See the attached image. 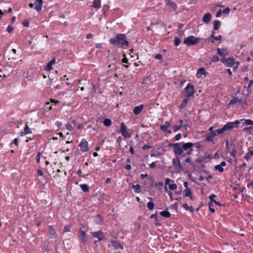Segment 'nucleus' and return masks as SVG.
<instances>
[{
  "label": "nucleus",
  "instance_id": "nucleus-20",
  "mask_svg": "<svg viewBox=\"0 0 253 253\" xmlns=\"http://www.w3.org/2000/svg\"><path fill=\"white\" fill-rule=\"evenodd\" d=\"M211 18V15L210 13L205 14L203 18V21L205 23H208Z\"/></svg>",
  "mask_w": 253,
  "mask_h": 253
},
{
  "label": "nucleus",
  "instance_id": "nucleus-34",
  "mask_svg": "<svg viewBox=\"0 0 253 253\" xmlns=\"http://www.w3.org/2000/svg\"><path fill=\"white\" fill-rule=\"evenodd\" d=\"M214 137H213L210 134L207 133L206 134V140L209 142H213L214 140Z\"/></svg>",
  "mask_w": 253,
  "mask_h": 253
},
{
  "label": "nucleus",
  "instance_id": "nucleus-55",
  "mask_svg": "<svg viewBox=\"0 0 253 253\" xmlns=\"http://www.w3.org/2000/svg\"><path fill=\"white\" fill-rule=\"evenodd\" d=\"M221 38H222L221 36L219 35L217 37L214 36V37H212V38L214 40H215V41H219L221 39Z\"/></svg>",
  "mask_w": 253,
  "mask_h": 253
},
{
  "label": "nucleus",
  "instance_id": "nucleus-2",
  "mask_svg": "<svg viewBox=\"0 0 253 253\" xmlns=\"http://www.w3.org/2000/svg\"><path fill=\"white\" fill-rule=\"evenodd\" d=\"M200 39L196 38L193 36H190L185 38L183 41V43L187 46L196 45L200 41Z\"/></svg>",
  "mask_w": 253,
  "mask_h": 253
},
{
  "label": "nucleus",
  "instance_id": "nucleus-3",
  "mask_svg": "<svg viewBox=\"0 0 253 253\" xmlns=\"http://www.w3.org/2000/svg\"><path fill=\"white\" fill-rule=\"evenodd\" d=\"M235 127H237L236 126H234L233 122H228L222 128L218 129L216 130L217 134L219 135L223 133L224 132L229 130Z\"/></svg>",
  "mask_w": 253,
  "mask_h": 253
},
{
  "label": "nucleus",
  "instance_id": "nucleus-50",
  "mask_svg": "<svg viewBox=\"0 0 253 253\" xmlns=\"http://www.w3.org/2000/svg\"><path fill=\"white\" fill-rule=\"evenodd\" d=\"M181 137V134L180 133H178L176 134L174 137V139L175 141H178L180 140Z\"/></svg>",
  "mask_w": 253,
  "mask_h": 253
},
{
  "label": "nucleus",
  "instance_id": "nucleus-11",
  "mask_svg": "<svg viewBox=\"0 0 253 253\" xmlns=\"http://www.w3.org/2000/svg\"><path fill=\"white\" fill-rule=\"evenodd\" d=\"M79 146L83 152H86L88 150V142L85 139H82Z\"/></svg>",
  "mask_w": 253,
  "mask_h": 253
},
{
  "label": "nucleus",
  "instance_id": "nucleus-18",
  "mask_svg": "<svg viewBox=\"0 0 253 253\" xmlns=\"http://www.w3.org/2000/svg\"><path fill=\"white\" fill-rule=\"evenodd\" d=\"M55 63V59L53 58L51 61H50L47 64V65L44 67V70L46 71H50L52 68V66Z\"/></svg>",
  "mask_w": 253,
  "mask_h": 253
},
{
  "label": "nucleus",
  "instance_id": "nucleus-41",
  "mask_svg": "<svg viewBox=\"0 0 253 253\" xmlns=\"http://www.w3.org/2000/svg\"><path fill=\"white\" fill-rule=\"evenodd\" d=\"M217 53L219 54L221 56H224L225 55L224 52L225 51H224V49L221 50L220 48H218L217 49Z\"/></svg>",
  "mask_w": 253,
  "mask_h": 253
},
{
  "label": "nucleus",
  "instance_id": "nucleus-47",
  "mask_svg": "<svg viewBox=\"0 0 253 253\" xmlns=\"http://www.w3.org/2000/svg\"><path fill=\"white\" fill-rule=\"evenodd\" d=\"M96 219H97L96 222L99 224L101 223L103 221L102 218L99 214H98L96 216Z\"/></svg>",
  "mask_w": 253,
  "mask_h": 253
},
{
  "label": "nucleus",
  "instance_id": "nucleus-62",
  "mask_svg": "<svg viewBox=\"0 0 253 253\" xmlns=\"http://www.w3.org/2000/svg\"><path fill=\"white\" fill-rule=\"evenodd\" d=\"M12 144H14L16 145H17V144H18V139L17 138H15L14 139L13 142L10 144V145L11 146Z\"/></svg>",
  "mask_w": 253,
  "mask_h": 253
},
{
  "label": "nucleus",
  "instance_id": "nucleus-15",
  "mask_svg": "<svg viewBox=\"0 0 253 253\" xmlns=\"http://www.w3.org/2000/svg\"><path fill=\"white\" fill-rule=\"evenodd\" d=\"M42 0H36L34 2V8L38 11L40 12L41 11L42 5Z\"/></svg>",
  "mask_w": 253,
  "mask_h": 253
},
{
  "label": "nucleus",
  "instance_id": "nucleus-23",
  "mask_svg": "<svg viewBox=\"0 0 253 253\" xmlns=\"http://www.w3.org/2000/svg\"><path fill=\"white\" fill-rule=\"evenodd\" d=\"M166 4L167 5L169 6L173 10L176 9V8H177V4L175 2H174L171 0H168Z\"/></svg>",
  "mask_w": 253,
  "mask_h": 253
},
{
  "label": "nucleus",
  "instance_id": "nucleus-12",
  "mask_svg": "<svg viewBox=\"0 0 253 253\" xmlns=\"http://www.w3.org/2000/svg\"><path fill=\"white\" fill-rule=\"evenodd\" d=\"M173 166L177 170H180L182 169V165H181L179 158H176L172 159Z\"/></svg>",
  "mask_w": 253,
  "mask_h": 253
},
{
  "label": "nucleus",
  "instance_id": "nucleus-53",
  "mask_svg": "<svg viewBox=\"0 0 253 253\" xmlns=\"http://www.w3.org/2000/svg\"><path fill=\"white\" fill-rule=\"evenodd\" d=\"M23 25L25 27H28L29 25V21L27 20H25L23 21Z\"/></svg>",
  "mask_w": 253,
  "mask_h": 253
},
{
  "label": "nucleus",
  "instance_id": "nucleus-51",
  "mask_svg": "<svg viewBox=\"0 0 253 253\" xmlns=\"http://www.w3.org/2000/svg\"><path fill=\"white\" fill-rule=\"evenodd\" d=\"M151 146L149 145H144L142 147V149L143 150H147V149H150L151 148Z\"/></svg>",
  "mask_w": 253,
  "mask_h": 253
},
{
  "label": "nucleus",
  "instance_id": "nucleus-54",
  "mask_svg": "<svg viewBox=\"0 0 253 253\" xmlns=\"http://www.w3.org/2000/svg\"><path fill=\"white\" fill-rule=\"evenodd\" d=\"M222 13V11L221 9H219L216 13V17H220Z\"/></svg>",
  "mask_w": 253,
  "mask_h": 253
},
{
  "label": "nucleus",
  "instance_id": "nucleus-37",
  "mask_svg": "<svg viewBox=\"0 0 253 253\" xmlns=\"http://www.w3.org/2000/svg\"><path fill=\"white\" fill-rule=\"evenodd\" d=\"M174 45L177 46L180 43V40L177 37H174Z\"/></svg>",
  "mask_w": 253,
  "mask_h": 253
},
{
  "label": "nucleus",
  "instance_id": "nucleus-28",
  "mask_svg": "<svg viewBox=\"0 0 253 253\" xmlns=\"http://www.w3.org/2000/svg\"><path fill=\"white\" fill-rule=\"evenodd\" d=\"M206 73V70L204 68H200L198 70L197 77L198 78L201 77L199 75H205Z\"/></svg>",
  "mask_w": 253,
  "mask_h": 253
},
{
  "label": "nucleus",
  "instance_id": "nucleus-48",
  "mask_svg": "<svg viewBox=\"0 0 253 253\" xmlns=\"http://www.w3.org/2000/svg\"><path fill=\"white\" fill-rule=\"evenodd\" d=\"M40 157H41V153L40 152H38L36 156V160L37 161V162L39 164L40 162Z\"/></svg>",
  "mask_w": 253,
  "mask_h": 253
},
{
  "label": "nucleus",
  "instance_id": "nucleus-27",
  "mask_svg": "<svg viewBox=\"0 0 253 253\" xmlns=\"http://www.w3.org/2000/svg\"><path fill=\"white\" fill-rule=\"evenodd\" d=\"M221 25V22L219 20H215L213 22V29L217 30Z\"/></svg>",
  "mask_w": 253,
  "mask_h": 253
},
{
  "label": "nucleus",
  "instance_id": "nucleus-57",
  "mask_svg": "<svg viewBox=\"0 0 253 253\" xmlns=\"http://www.w3.org/2000/svg\"><path fill=\"white\" fill-rule=\"evenodd\" d=\"M216 131H211V132L210 133L213 137H215L217 136V134L216 133Z\"/></svg>",
  "mask_w": 253,
  "mask_h": 253
},
{
  "label": "nucleus",
  "instance_id": "nucleus-16",
  "mask_svg": "<svg viewBox=\"0 0 253 253\" xmlns=\"http://www.w3.org/2000/svg\"><path fill=\"white\" fill-rule=\"evenodd\" d=\"M49 228V235L51 238H55L57 237L56 232L55 229L53 228L52 225H50L48 227Z\"/></svg>",
  "mask_w": 253,
  "mask_h": 253
},
{
  "label": "nucleus",
  "instance_id": "nucleus-42",
  "mask_svg": "<svg viewBox=\"0 0 253 253\" xmlns=\"http://www.w3.org/2000/svg\"><path fill=\"white\" fill-rule=\"evenodd\" d=\"M77 174H78V175L80 176V177H83L84 178H86V176L88 175V174H86V175H83L82 174V171L81 170V169H79L77 171Z\"/></svg>",
  "mask_w": 253,
  "mask_h": 253
},
{
  "label": "nucleus",
  "instance_id": "nucleus-6",
  "mask_svg": "<svg viewBox=\"0 0 253 253\" xmlns=\"http://www.w3.org/2000/svg\"><path fill=\"white\" fill-rule=\"evenodd\" d=\"M185 91L187 94V97H191L194 96L195 90L194 86L190 83H189L185 87Z\"/></svg>",
  "mask_w": 253,
  "mask_h": 253
},
{
  "label": "nucleus",
  "instance_id": "nucleus-22",
  "mask_svg": "<svg viewBox=\"0 0 253 253\" xmlns=\"http://www.w3.org/2000/svg\"><path fill=\"white\" fill-rule=\"evenodd\" d=\"M111 245L113 246L115 249H118L120 248L121 250L124 249L123 246L119 243L116 241H113L111 242Z\"/></svg>",
  "mask_w": 253,
  "mask_h": 253
},
{
  "label": "nucleus",
  "instance_id": "nucleus-60",
  "mask_svg": "<svg viewBox=\"0 0 253 253\" xmlns=\"http://www.w3.org/2000/svg\"><path fill=\"white\" fill-rule=\"evenodd\" d=\"M149 165L151 169H153L156 167V163L155 162H153L151 164H149Z\"/></svg>",
  "mask_w": 253,
  "mask_h": 253
},
{
  "label": "nucleus",
  "instance_id": "nucleus-32",
  "mask_svg": "<svg viewBox=\"0 0 253 253\" xmlns=\"http://www.w3.org/2000/svg\"><path fill=\"white\" fill-rule=\"evenodd\" d=\"M112 124L111 120L110 119H105L103 121V124L106 126H109Z\"/></svg>",
  "mask_w": 253,
  "mask_h": 253
},
{
  "label": "nucleus",
  "instance_id": "nucleus-33",
  "mask_svg": "<svg viewBox=\"0 0 253 253\" xmlns=\"http://www.w3.org/2000/svg\"><path fill=\"white\" fill-rule=\"evenodd\" d=\"M81 188L82 190V191L84 192H86L88 191L89 188L87 184H83L80 185Z\"/></svg>",
  "mask_w": 253,
  "mask_h": 253
},
{
  "label": "nucleus",
  "instance_id": "nucleus-4",
  "mask_svg": "<svg viewBox=\"0 0 253 253\" xmlns=\"http://www.w3.org/2000/svg\"><path fill=\"white\" fill-rule=\"evenodd\" d=\"M181 146L183 151L188 150L186 153L184 154L183 156H185L186 155H190L192 154V152L193 151L192 147L194 146V143L192 142H188L186 143H181Z\"/></svg>",
  "mask_w": 253,
  "mask_h": 253
},
{
  "label": "nucleus",
  "instance_id": "nucleus-44",
  "mask_svg": "<svg viewBox=\"0 0 253 253\" xmlns=\"http://www.w3.org/2000/svg\"><path fill=\"white\" fill-rule=\"evenodd\" d=\"M71 226L69 225H67L64 227V232H68L70 231Z\"/></svg>",
  "mask_w": 253,
  "mask_h": 253
},
{
  "label": "nucleus",
  "instance_id": "nucleus-36",
  "mask_svg": "<svg viewBox=\"0 0 253 253\" xmlns=\"http://www.w3.org/2000/svg\"><path fill=\"white\" fill-rule=\"evenodd\" d=\"M214 169L215 170H218L220 172H223L224 170L223 167L221 166L220 165L215 166Z\"/></svg>",
  "mask_w": 253,
  "mask_h": 253
},
{
  "label": "nucleus",
  "instance_id": "nucleus-39",
  "mask_svg": "<svg viewBox=\"0 0 253 253\" xmlns=\"http://www.w3.org/2000/svg\"><path fill=\"white\" fill-rule=\"evenodd\" d=\"M219 59V57L216 55H214L211 57V61L212 62H217Z\"/></svg>",
  "mask_w": 253,
  "mask_h": 253
},
{
  "label": "nucleus",
  "instance_id": "nucleus-5",
  "mask_svg": "<svg viewBox=\"0 0 253 253\" xmlns=\"http://www.w3.org/2000/svg\"><path fill=\"white\" fill-rule=\"evenodd\" d=\"M173 152L176 156L184 157V153L181 146V143H176L173 144Z\"/></svg>",
  "mask_w": 253,
  "mask_h": 253
},
{
  "label": "nucleus",
  "instance_id": "nucleus-56",
  "mask_svg": "<svg viewBox=\"0 0 253 253\" xmlns=\"http://www.w3.org/2000/svg\"><path fill=\"white\" fill-rule=\"evenodd\" d=\"M157 59L161 60L163 58V56L161 54H158L155 56Z\"/></svg>",
  "mask_w": 253,
  "mask_h": 253
},
{
  "label": "nucleus",
  "instance_id": "nucleus-29",
  "mask_svg": "<svg viewBox=\"0 0 253 253\" xmlns=\"http://www.w3.org/2000/svg\"><path fill=\"white\" fill-rule=\"evenodd\" d=\"M101 1L100 0H94L93 7L95 8H99L101 7Z\"/></svg>",
  "mask_w": 253,
  "mask_h": 253
},
{
  "label": "nucleus",
  "instance_id": "nucleus-40",
  "mask_svg": "<svg viewBox=\"0 0 253 253\" xmlns=\"http://www.w3.org/2000/svg\"><path fill=\"white\" fill-rule=\"evenodd\" d=\"M213 206V203L212 202H210L209 203V210L211 212L213 213L215 211L214 209L212 208Z\"/></svg>",
  "mask_w": 253,
  "mask_h": 253
},
{
  "label": "nucleus",
  "instance_id": "nucleus-35",
  "mask_svg": "<svg viewBox=\"0 0 253 253\" xmlns=\"http://www.w3.org/2000/svg\"><path fill=\"white\" fill-rule=\"evenodd\" d=\"M147 207L149 210H152L154 208V204L152 202H149L147 204Z\"/></svg>",
  "mask_w": 253,
  "mask_h": 253
},
{
  "label": "nucleus",
  "instance_id": "nucleus-31",
  "mask_svg": "<svg viewBox=\"0 0 253 253\" xmlns=\"http://www.w3.org/2000/svg\"><path fill=\"white\" fill-rule=\"evenodd\" d=\"M251 156H253V150L249 151L245 156L244 159L247 161H249Z\"/></svg>",
  "mask_w": 253,
  "mask_h": 253
},
{
  "label": "nucleus",
  "instance_id": "nucleus-7",
  "mask_svg": "<svg viewBox=\"0 0 253 253\" xmlns=\"http://www.w3.org/2000/svg\"><path fill=\"white\" fill-rule=\"evenodd\" d=\"M234 124V126H236L237 127H238V125L240 124H242L243 125H253V121L250 119H241L240 120H236L235 122H233Z\"/></svg>",
  "mask_w": 253,
  "mask_h": 253
},
{
  "label": "nucleus",
  "instance_id": "nucleus-49",
  "mask_svg": "<svg viewBox=\"0 0 253 253\" xmlns=\"http://www.w3.org/2000/svg\"><path fill=\"white\" fill-rule=\"evenodd\" d=\"M13 30V27L11 25H8L7 28V31L9 33H11Z\"/></svg>",
  "mask_w": 253,
  "mask_h": 253
},
{
  "label": "nucleus",
  "instance_id": "nucleus-43",
  "mask_svg": "<svg viewBox=\"0 0 253 253\" xmlns=\"http://www.w3.org/2000/svg\"><path fill=\"white\" fill-rule=\"evenodd\" d=\"M187 102H188L187 98L183 99V100L182 101V103L181 105V108H184L186 106V104H187Z\"/></svg>",
  "mask_w": 253,
  "mask_h": 253
},
{
  "label": "nucleus",
  "instance_id": "nucleus-30",
  "mask_svg": "<svg viewBox=\"0 0 253 253\" xmlns=\"http://www.w3.org/2000/svg\"><path fill=\"white\" fill-rule=\"evenodd\" d=\"M160 214L161 216L167 218H169L170 216V213L167 211H161Z\"/></svg>",
  "mask_w": 253,
  "mask_h": 253
},
{
  "label": "nucleus",
  "instance_id": "nucleus-38",
  "mask_svg": "<svg viewBox=\"0 0 253 253\" xmlns=\"http://www.w3.org/2000/svg\"><path fill=\"white\" fill-rule=\"evenodd\" d=\"M169 188L171 190H175L176 188H177V185L173 183V184H169Z\"/></svg>",
  "mask_w": 253,
  "mask_h": 253
},
{
  "label": "nucleus",
  "instance_id": "nucleus-8",
  "mask_svg": "<svg viewBox=\"0 0 253 253\" xmlns=\"http://www.w3.org/2000/svg\"><path fill=\"white\" fill-rule=\"evenodd\" d=\"M221 61L227 67H233L235 65V60L232 58H223Z\"/></svg>",
  "mask_w": 253,
  "mask_h": 253
},
{
  "label": "nucleus",
  "instance_id": "nucleus-52",
  "mask_svg": "<svg viewBox=\"0 0 253 253\" xmlns=\"http://www.w3.org/2000/svg\"><path fill=\"white\" fill-rule=\"evenodd\" d=\"M237 102V99L236 98H234L231 100L229 102V104H234Z\"/></svg>",
  "mask_w": 253,
  "mask_h": 253
},
{
  "label": "nucleus",
  "instance_id": "nucleus-9",
  "mask_svg": "<svg viewBox=\"0 0 253 253\" xmlns=\"http://www.w3.org/2000/svg\"><path fill=\"white\" fill-rule=\"evenodd\" d=\"M120 132L125 138H129L130 134L127 131L126 127L124 123L121 124Z\"/></svg>",
  "mask_w": 253,
  "mask_h": 253
},
{
  "label": "nucleus",
  "instance_id": "nucleus-13",
  "mask_svg": "<svg viewBox=\"0 0 253 253\" xmlns=\"http://www.w3.org/2000/svg\"><path fill=\"white\" fill-rule=\"evenodd\" d=\"M76 122L75 120H71L69 123L65 125L66 128L70 131H73L74 129V126H76Z\"/></svg>",
  "mask_w": 253,
  "mask_h": 253
},
{
  "label": "nucleus",
  "instance_id": "nucleus-24",
  "mask_svg": "<svg viewBox=\"0 0 253 253\" xmlns=\"http://www.w3.org/2000/svg\"><path fill=\"white\" fill-rule=\"evenodd\" d=\"M184 197H188L191 200H192L193 199V197L192 196V192H191V190L190 189H185L184 191Z\"/></svg>",
  "mask_w": 253,
  "mask_h": 253
},
{
  "label": "nucleus",
  "instance_id": "nucleus-1",
  "mask_svg": "<svg viewBox=\"0 0 253 253\" xmlns=\"http://www.w3.org/2000/svg\"><path fill=\"white\" fill-rule=\"evenodd\" d=\"M111 44L118 46L119 47L127 46L128 42L126 38L125 35L122 34H117L116 36L110 40Z\"/></svg>",
  "mask_w": 253,
  "mask_h": 253
},
{
  "label": "nucleus",
  "instance_id": "nucleus-64",
  "mask_svg": "<svg viewBox=\"0 0 253 253\" xmlns=\"http://www.w3.org/2000/svg\"><path fill=\"white\" fill-rule=\"evenodd\" d=\"M92 37H93V35L92 34H90V33L88 34L87 35V36H86V38L87 39H91V38H92Z\"/></svg>",
  "mask_w": 253,
  "mask_h": 253
},
{
  "label": "nucleus",
  "instance_id": "nucleus-21",
  "mask_svg": "<svg viewBox=\"0 0 253 253\" xmlns=\"http://www.w3.org/2000/svg\"><path fill=\"white\" fill-rule=\"evenodd\" d=\"M32 131L31 129L27 125H25L24 129L23 131H22L21 132L20 135L23 136H24L27 134L31 133Z\"/></svg>",
  "mask_w": 253,
  "mask_h": 253
},
{
  "label": "nucleus",
  "instance_id": "nucleus-17",
  "mask_svg": "<svg viewBox=\"0 0 253 253\" xmlns=\"http://www.w3.org/2000/svg\"><path fill=\"white\" fill-rule=\"evenodd\" d=\"M144 108V105L143 104H141L139 106H135L133 109V113L137 115L140 113V112L142 111Z\"/></svg>",
  "mask_w": 253,
  "mask_h": 253
},
{
  "label": "nucleus",
  "instance_id": "nucleus-63",
  "mask_svg": "<svg viewBox=\"0 0 253 253\" xmlns=\"http://www.w3.org/2000/svg\"><path fill=\"white\" fill-rule=\"evenodd\" d=\"M183 208L186 210V211H188V209H189V206L187 204H184L183 205Z\"/></svg>",
  "mask_w": 253,
  "mask_h": 253
},
{
  "label": "nucleus",
  "instance_id": "nucleus-61",
  "mask_svg": "<svg viewBox=\"0 0 253 253\" xmlns=\"http://www.w3.org/2000/svg\"><path fill=\"white\" fill-rule=\"evenodd\" d=\"M125 169L127 170H130L131 169V165L129 164L126 165V166L125 167Z\"/></svg>",
  "mask_w": 253,
  "mask_h": 253
},
{
  "label": "nucleus",
  "instance_id": "nucleus-25",
  "mask_svg": "<svg viewBox=\"0 0 253 253\" xmlns=\"http://www.w3.org/2000/svg\"><path fill=\"white\" fill-rule=\"evenodd\" d=\"M216 197V196L214 195V194H211L210 195L209 197V199L211 200V202L212 203H214L216 205L218 206H220V204L219 202L216 201V200H214V198Z\"/></svg>",
  "mask_w": 253,
  "mask_h": 253
},
{
  "label": "nucleus",
  "instance_id": "nucleus-46",
  "mask_svg": "<svg viewBox=\"0 0 253 253\" xmlns=\"http://www.w3.org/2000/svg\"><path fill=\"white\" fill-rule=\"evenodd\" d=\"M182 127V125H179V126H173V131L174 132H176L179 130H180L181 127Z\"/></svg>",
  "mask_w": 253,
  "mask_h": 253
},
{
  "label": "nucleus",
  "instance_id": "nucleus-19",
  "mask_svg": "<svg viewBox=\"0 0 253 253\" xmlns=\"http://www.w3.org/2000/svg\"><path fill=\"white\" fill-rule=\"evenodd\" d=\"M170 126V123L169 121H167L165 123V124L164 125H162L160 126V129L162 131L164 132H166L167 131V129Z\"/></svg>",
  "mask_w": 253,
  "mask_h": 253
},
{
  "label": "nucleus",
  "instance_id": "nucleus-10",
  "mask_svg": "<svg viewBox=\"0 0 253 253\" xmlns=\"http://www.w3.org/2000/svg\"><path fill=\"white\" fill-rule=\"evenodd\" d=\"M78 237L81 240L82 243L84 245L87 243L86 235L85 231L80 229L78 231Z\"/></svg>",
  "mask_w": 253,
  "mask_h": 253
},
{
  "label": "nucleus",
  "instance_id": "nucleus-26",
  "mask_svg": "<svg viewBox=\"0 0 253 253\" xmlns=\"http://www.w3.org/2000/svg\"><path fill=\"white\" fill-rule=\"evenodd\" d=\"M132 189L134 190V192L139 193L141 191V186L139 184L133 185Z\"/></svg>",
  "mask_w": 253,
  "mask_h": 253
},
{
  "label": "nucleus",
  "instance_id": "nucleus-59",
  "mask_svg": "<svg viewBox=\"0 0 253 253\" xmlns=\"http://www.w3.org/2000/svg\"><path fill=\"white\" fill-rule=\"evenodd\" d=\"M150 218H155V220H156V221H157V220H158L157 217V213H155V214H152L150 216Z\"/></svg>",
  "mask_w": 253,
  "mask_h": 253
},
{
  "label": "nucleus",
  "instance_id": "nucleus-14",
  "mask_svg": "<svg viewBox=\"0 0 253 253\" xmlns=\"http://www.w3.org/2000/svg\"><path fill=\"white\" fill-rule=\"evenodd\" d=\"M91 234L94 238H97L98 241H101L104 238L103 232L101 230L97 232H92Z\"/></svg>",
  "mask_w": 253,
  "mask_h": 253
},
{
  "label": "nucleus",
  "instance_id": "nucleus-58",
  "mask_svg": "<svg viewBox=\"0 0 253 253\" xmlns=\"http://www.w3.org/2000/svg\"><path fill=\"white\" fill-rule=\"evenodd\" d=\"M165 190L166 191L168 192V195H169V196L170 197V199H172V192L170 191H168L167 189H166V187H165Z\"/></svg>",
  "mask_w": 253,
  "mask_h": 253
},
{
  "label": "nucleus",
  "instance_id": "nucleus-45",
  "mask_svg": "<svg viewBox=\"0 0 253 253\" xmlns=\"http://www.w3.org/2000/svg\"><path fill=\"white\" fill-rule=\"evenodd\" d=\"M230 10H231L229 7H226L222 11V13L228 15Z\"/></svg>",
  "mask_w": 253,
  "mask_h": 253
}]
</instances>
